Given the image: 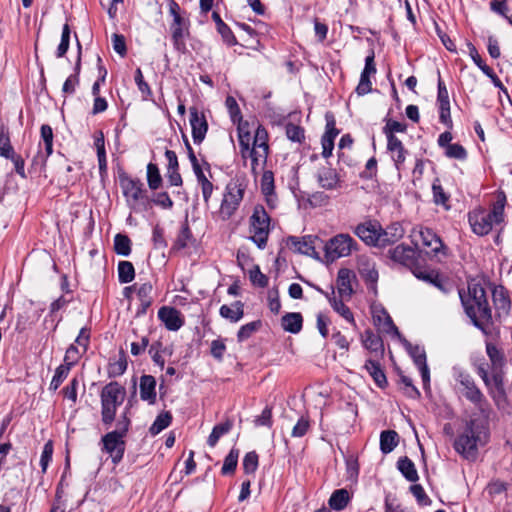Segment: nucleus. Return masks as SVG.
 Listing matches in <instances>:
<instances>
[{
  "label": "nucleus",
  "instance_id": "nucleus-54",
  "mask_svg": "<svg viewBox=\"0 0 512 512\" xmlns=\"http://www.w3.org/2000/svg\"><path fill=\"white\" fill-rule=\"evenodd\" d=\"M400 382L403 384L404 394L411 399H418L420 397L419 390L414 386L412 379L408 376L401 375Z\"/></svg>",
  "mask_w": 512,
  "mask_h": 512
},
{
  "label": "nucleus",
  "instance_id": "nucleus-20",
  "mask_svg": "<svg viewBox=\"0 0 512 512\" xmlns=\"http://www.w3.org/2000/svg\"><path fill=\"white\" fill-rule=\"evenodd\" d=\"M390 258L404 266L412 267L416 262V251L407 245L400 244L389 250Z\"/></svg>",
  "mask_w": 512,
  "mask_h": 512
},
{
  "label": "nucleus",
  "instance_id": "nucleus-6",
  "mask_svg": "<svg viewBox=\"0 0 512 512\" xmlns=\"http://www.w3.org/2000/svg\"><path fill=\"white\" fill-rule=\"evenodd\" d=\"M246 187L245 180L241 178L228 182L218 211L221 220H229L236 213L244 198Z\"/></svg>",
  "mask_w": 512,
  "mask_h": 512
},
{
  "label": "nucleus",
  "instance_id": "nucleus-33",
  "mask_svg": "<svg viewBox=\"0 0 512 512\" xmlns=\"http://www.w3.org/2000/svg\"><path fill=\"white\" fill-rule=\"evenodd\" d=\"M350 500L346 489L335 490L329 498V506L335 511H342L346 508Z\"/></svg>",
  "mask_w": 512,
  "mask_h": 512
},
{
  "label": "nucleus",
  "instance_id": "nucleus-5",
  "mask_svg": "<svg viewBox=\"0 0 512 512\" xmlns=\"http://www.w3.org/2000/svg\"><path fill=\"white\" fill-rule=\"evenodd\" d=\"M126 395L125 388L118 382L106 384L101 391V415L105 425H111L115 420L117 408L122 405Z\"/></svg>",
  "mask_w": 512,
  "mask_h": 512
},
{
  "label": "nucleus",
  "instance_id": "nucleus-13",
  "mask_svg": "<svg viewBox=\"0 0 512 512\" xmlns=\"http://www.w3.org/2000/svg\"><path fill=\"white\" fill-rule=\"evenodd\" d=\"M493 304L495 308L494 321L502 323L508 319L511 312V301L508 291L502 285L495 286L492 290Z\"/></svg>",
  "mask_w": 512,
  "mask_h": 512
},
{
  "label": "nucleus",
  "instance_id": "nucleus-12",
  "mask_svg": "<svg viewBox=\"0 0 512 512\" xmlns=\"http://www.w3.org/2000/svg\"><path fill=\"white\" fill-rule=\"evenodd\" d=\"M318 241H320L319 237L314 235H305L303 237L289 236L286 239V245L295 253L318 260L320 259L319 253L316 251V243Z\"/></svg>",
  "mask_w": 512,
  "mask_h": 512
},
{
  "label": "nucleus",
  "instance_id": "nucleus-50",
  "mask_svg": "<svg viewBox=\"0 0 512 512\" xmlns=\"http://www.w3.org/2000/svg\"><path fill=\"white\" fill-rule=\"evenodd\" d=\"M467 48H468L469 55L472 58L473 62L481 69V71L485 75H490L489 73H491V68L488 65H486L485 62L482 60L476 47L471 42H468Z\"/></svg>",
  "mask_w": 512,
  "mask_h": 512
},
{
  "label": "nucleus",
  "instance_id": "nucleus-51",
  "mask_svg": "<svg viewBox=\"0 0 512 512\" xmlns=\"http://www.w3.org/2000/svg\"><path fill=\"white\" fill-rule=\"evenodd\" d=\"M258 454L255 451L246 453L243 458V470L246 474L254 473L258 468Z\"/></svg>",
  "mask_w": 512,
  "mask_h": 512
},
{
  "label": "nucleus",
  "instance_id": "nucleus-21",
  "mask_svg": "<svg viewBox=\"0 0 512 512\" xmlns=\"http://www.w3.org/2000/svg\"><path fill=\"white\" fill-rule=\"evenodd\" d=\"M355 279L354 273L346 268H342L338 271L337 275V290L342 299H350L354 290L352 288V282Z\"/></svg>",
  "mask_w": 512,
  "mask_h": 512
},
{
  "label": "nucleus",
  "instance_id": "nucleus-45",
  "mask_svg": "<svg viewBox=\"0 0 512 512\" xmlns=\"http://www.w3.org/2000/svg\"><path fill=\"white\" fill-rule=\"evenodd\" d=\"M114 249L118 255L128 256L131 252V241L128 236L117 234L114 238Z\"/></svg>",
  "mask_w": 512,
  "mask_h": 512
},
{
  "label": "nucleus",
  "instance_id": "nucleus-9",
  "mask_svg": "<svg viewBox=\"0 0 512 512\" xmlns=\"http://www.w3.org/2000/svg\"><path fill=\"white\" fill-rule=\"evenodd\" d=\"M357 243L349 234H337L328 240L324 246L325 257L334 261L341 257H347L356 249Z\"/></svg>",
  "mask_w": 512,
  "mask_h": 512
},
{
  "label": "nucleus",
  "instance_id": "nucleus-47",
  "mask_svg": "<svg viewBox=\"0 0 512 512\" xmlns=\"http://www.w3.org/2000/svg\"><path fill=\"white\" fill-rule=\"evenodd\" d=\"M193 241V235L192 232L187 224L184 223L182 225V228L178 234V237L175 242V247L177 249H184L186 248L191 242Z\"/></svg>",
  "mask_w": 512,
  "mask_h": 512
},
{
  "label": "nucleus",
  "instance_id": "nucleus-64",
  "mask_svg": "<svg viewBox=\"0 0 512 512\" xmlns=\"http://www.w3.org/2000/svg\"><path fill=\"white\" fill-rule=\"evenodd\" d=\"M225 104L229 111L232 121L233 122L240 121L241 120V112H240V108H239L238 103L235 100V98L232 96H228L226 98Z\"/></svg>",
  "mask_w": 512,
  "mask_h": 512
},
{
  "label": "nucleus",
  "instance_id": "nucleus-41",
  "mask_svg": "<svg viewBox=\"0 0 512 512\" xmlns=\"http://www.w3.org/2000/svg\"><path fill=\"white\" fill-rule=\"evenodd\" d=\"M153 287L149 282L143 283L137 289V296L140 301V305L142 307V312H145L148 307H150L152 303V293Z\"/></svg>",
  "mask_w": 512,
  "mask_h": 512
},
{
  "label": "nucleus",
  "instance_id": "nucleus-22",
  "mask_svg": "<svg viewBox=\"0 0 512 512\" xmlns=\"http://www.w3.org/2000/svg\"><path fill=\"white\" fill-rule=\"evenodd\" d=\"M317 181L321 188L332 190L337 188L339 183V176L335 169L329 165H323L317 170Z\"/></svg>",
  "mask_w": 512,
  "mask_h": 512
},
{
  "label": "nucleus",
  "instance_id": "nucleus-14",
  "mask_svg": "<svg viewBox=\"0 0 512 512\" xmlns=\"http://www.w3.org/2000/svg\"><path fill=\"white\" fill-rule=\"evenodd\" d=\"M354 233L367 245L382 247L381 226L378 223H361L357 225Z\"/></svg>",
  "mask_w": 512,
  "mask_h": 512
},
{
  "label": "nucleus",
  "instance_id": "nucleus-36",
  "mask_svg": "<svg viewBox=\"0 0 512 512\" xmlns=\"http://www.w3.org/2000/svg\"><path fill=\"white\" fill-rule=\"evenodd\" d=\"M232 426L233 423L231 420H226L223 423L215 425L208 437L207 444L210 447H214L217 444L220 437L227 434L232 429Z\"/></svg>",
  "mask_w": 512,
  "mask_h": 512
},
{
  "label": "nucleus",
  "instance_id": "nucleus-24",
  "mask_svg": "<svg viewBox=\"0 0 512 512\" xmlns=\"http://www.w3.org/2000/svg\"><path fill=\"white\" fill-rule=\"evenodd\" d=\"M314 288L321 294L325 295V297L328 299L330 305L332 306V308L339 314L341 315L345 320H347L348 322H354V317H353V314L351 312V310L349 309L348 306H346L342 300H338L336 299V297L334 296V288L332 287V292L331 294H329L328 292H325L324 290H322L320 287L318 286H314Z\"/></svg>",
  "mask_w": 512,
  "mask_h": 512
},
{
  "label": "nucleus",
  "instance_id": "nucleus-49",
  "mask_svg": "<svg viewBox=\"0 0 512 512\" xmlns=\"http://www.w3.org/2000/svg\"><path fill=\"white\" fill-rule=\"evenodd\" d=\"M53 451H54L53 442L51 440H49L48 442H46L44 444V447H43V450L41 453V457H40L41 472L43 474L46 473L47 468H48L50 462L52 461Z\"/></svg>",
  "mask_w": 512,
  "mask_h": 512
},
{
  "label": "nucleus",
  "instance_id": "nucleus-42",
  "mask_svg": "<svg viewBox=\"0 0 512 512\" xmlns=\"http://www.w3.org/2000/svg\"><path fill=\"white\" fill-rule=\"evenodd\" d=\"M251 159V169L253 173H256L258 167H262L266 164L268 152L257 148H250L247 153V158Z\"/></svg>",
  "mask_w": 512,
  "mask_h": 512
},
{
  "label": "nucleus",
  "instance_id": "nucleus-37",
  "mask_svg": "<svg viewBox=\"0 0 512 512\" xmlns=\"http://www.w3.org/2000/svg\"><path fill=\"white\" fill-rule=\"evenodd\" d=\"M359 272L363 279L371 285V289L376 291V283L378 281L379 275L375 265L369 262L362 263L361 267L359 268Z\"/></svg>",
  "mask_w": 512,
  "mask_h": 512
},
{
  "label": "nucleus",
  "instance_id": "nucleus-16",
  "mask_svg": "<svg viewBox=\"0 0 512 512\" xmlns=\"http://www.w3.org/2000/svg\"><path fill=\"white\" fill-rule=\"evenodd\" d=\"M189 112L193 141L195 144H200L206 136L208 123L205 116L200 114L196 107H191Z\"/></svg>",
  "mask_w": 512,
  "mask_h": 512
},
{
  "label": "nucleus",
  "instance_id": "nucleus-26",
  "mask_svg": "<svg viewBox=\"0 0 512 512\" xmlns=\"http://www.w3.org/2000/svg\"><path fill=\"white\" fill-rule=\"evenodd\" d=\"M405 231L398 222L392 223L386 229L381 228L382 247L394 244L403 238Z\"/></svg>",
  "mask_w": 512,
  "mask_h": 512
},
{
  "label": "nucleus",
  "instance_id": "nucleus-10",
  "mask_svg": "<svg viewBox=\"0 0 512 512\" xmlns=\"http://www.w3.org/2000/svg\"><path fill=\"white\" fill-rule=\"evenodd\" d=\"M456 380L463 387L462 393L464 397L474 404L477 408L483 409L487 400L482 391L477 387L474 379L466 372H458Z\"/></svg>",
  "mask_w": 512,
  "mask_h": 512
},
{
  "label": "nucleus",
  "instance_id": "nucleus-43",
  "mask_svg": "<svg viewBox=\"0 0 512 512\" xmlns=\"http://www.w3.org/2000/svg\"><path fill=\"white\" fill-rule=\"evenodd\" d=\"M238 457L239 450L232 448L224 459L223 466L221 468V473L223 475H230L235 472L238 464Z\"/></svg>",
  "mask_w": 512,
  "mask_h": 512
},
{
  "label": "nucleus",
  "instance_id": "nucleus-53",
  "mask_svg": "<svg viewBox=\"0 0 512 512\" xmlns=\"http://www.w3.org/2000/svg\"><path fill=\"white\" fill-rule=\"evenodd\" d=\"M310 429V421L306 416H301L297 423L294 425L291 436L295 438H301L307 434Z\"/></svg>",
  "mask_w": 512,
  "mask_h": 512
},
{
  "label": "nucleus",
  "instance_id": "nucleus-63",
  "mask_svg": "<svg viewBox=\"0 0 512 512\" xmlns=\"http://www.w3.org/2000/svg\"><path fill=\"white\" fill-rule=\"evenodd\" d=\"M250 280L253 285L264 288L268 285V278L261 271L259 266H255L249 272Z\"/></svg>",
  "mask_w": 512,
  "mask_h": 512
},
{
  "label": "nucleus",
  "instance_id": "nucleus-46",
  "mask_svg": "<svg viewBox=\"0 0 512 512\" xmlns=\"http://www.w3.org/2000/svg\"><path fill=\"white\" fill-rule=\"evenodd\" d=\"M90 334L89 331L85 328H82L79 332L78 337L75 340L76 344H71L66 352H78V350L81 348L84 351L87 350L88 344H89Z\"/></svg>",
  "mask_w": 512,
  "mask_h": 512
},
{
  "label": "nucleus",
  "instance_id": "nucleus-39",
  "mask_svg": "<svg viewBox=\"0 0 512 512\" xmlns=\"http://www.w3.org/2000/svg\"><path fill=\"white\" fill-rule=\"evenodd\" d=\"M171 421L172 415L170 412L166 411L160 413L149 428L150 434L153 436L159 434L171 424Z\"/></svg>",
  "mask_w": 512,
  "mask_h": 512
},
{
  "label": "nucleus",
  "instance_id": "nucleus-35",
  "mask_svg": "<svg viewBox=\"0 0 512 512\" xmlns=\"http://www.w3.org/2000/svg\"><path fill=\"white\" fill-rule=\"evenodd\" d=\"M415 365L418 367L424 389H427L430 384V371L427 365L426 354H411Z\"/></svg>",
  "mask_w": 512,
  "mask_h": 512
},
{
  "label": "nucleus",
  "instance_id": "nucleus-29",
  "mask_svg": "<svg viewBox=\"0 0 512 512\" xmlns=\"http://www.w3.org/2000/svg\"><path fill=\"white\" fill-rule=\"evenodd\" d=\"M397 468L401 472V474L405 477L406 480H408L410 482L418 481L419 476H418V472L416 470L415 464L407 456L401 457L397 461Z\"/></svg>",
  "mask_w": 512,
  "mask_h": 512
},
{
  "label": "nucleus",
  "instance_id": "nucleus-3",
  "mask_svg": "<svg viewBox=\"0 0 512 512\" xmlns=\"http://www.w3.org/2000/svg\"><path fill=\"white\" fill-rule=\"evenodd\" d=\"M505 205L506 195L503 191H499L490 212L480 209L470 213L469 223L473 232L477 235L484 236L492 230L493 224H500L503 222Z\"/></svg>",
  "mask_w": 512,
  "mask_h": 512
},
{
  "label": "nucleus",
  "instance_id": "nucleus-62",
  "mask_svg": "<svg viewBox=\"0 0 512 512\" xmlns=\"http://www.w3.org/2000/svg\"><path fill=\"white\" fill-rule=\"evenodd\" d=\"M197 182L201 187L204 203L208 205L214 190V185L206 176L197 179Z\"/></svg>",
  "mask_w": 512,
  "mask_h": 512
},
{
  "label": "nucleus",
  "instance_id": "nucleus-31",
  "mask_svg": "<svg viewBox=\"0 0 512 512\" xmlns=\"http://www.w3.org/2000/svg\"><path fill=\"white\" fill-rule=\"evenodd\" d=\"M399 437L394 430H385L380 434V450L383 454L392 452L398 445Z\"/></svg>",
  "mask_w": 512,
  "mask_h": 512
},
{
  "label": "nucleus",
  "instance_id": "nucleus-2",
  "mask_svg": "<svg viewBox=\"0 0 512 512\" xmlns=\"http://www.w3.org/2000/svg\"><path fill=\"white\" fill-rule=\"evenodd\" d=\"M489 429L483 422L472 419L467 422L464 431L455 439L454 449L465 459L474 460L478 446L488 442Z\"/></svg>",
  "mask_w": 512,
  "mask_h": 512
},
{
  "label": "nucleus",
  "instance_id": "nucleus-52",
  "mask_svg": "<svg viewBox=\"0 0 512 512\" xmlns=\"http://www.w3.org/2000/svg\"><path fill=\"white\" fill-rule=\"evenodd\" d=\"M41 138L44 142L45 152L51 155L53 152V130L50 125L43 124L40 129Z\"/></svg>",
  "mask_w": 512,
  "mask_h": 512
},
{
  "label": "nucleus",
  "instance_id": "nucleus-1",
  "mask_svg": "<svg viewBox=\"0 0 512 512\" xmlns=\"http://www.w3.org/2000/svg\"><path fill=\"white\" fill-rule=\"evenodd\" d=\"M458 293L465 313L474 326L486 334L490 333L494 319L485 289L478 283H469L467 292L459 289Z\"/></svg>",
  "mask_w": 512,
  "mask_h": 512
},
{
  "label": "nucleus",
  "instance_id": "nucleus-18",
  "mask_svg": "<svg viewBox=\"0 0 512 512\" xmlns=\"http://www.w3.org/2000/svg\"><path fill=\"white\" fill-rule=\"evenodd\" d=\"M376 73V67L374 63V52L372 51L365 59V67L361 73L360 81L356 87V93L360 96L369 93L372 90V83L370 81V75Z\"/></svg>",
  "mask_w": 512,
  "mask_h": 512
},
{
  "label": "nucleus",
  "instance_id": "nucleus-48",
  "mask_svg": "<svg viewBox=\"0 0 512 512\" xmlns=\"http://www.w3.org/2000/svg\"><path fill=\"white\" fill-rule=\"evenodd\" d=\"M267 140H268L267 131L263 127L258 126V128L256 129V132H255L252 148H257V149L263 150L264 152H268L269 146H268Z\"/></svg>",
  "mask_w": 512,
  "mask_h": 512
},
{
  "label": "nucleus",
  "instance_id": "nucleus-38",
  "mask_svg": "<svg viewBox=\"0 0 512 512\" xmlns=\"http://www.w3.org/2000/svg\"><path fill=\"white\" fill-rule=\"evenodd\" d=\"M406 130L407 125L405 123L393 119H386V124L383 127V133L387 140L398 139L395 133H404Z\"/></svg>",
  "mask_w": 512,
  "mask_h": 512
},
{
  "label": "nucleus",
  "instance_id": "nucleus-4",
  "mask_svg": "<svg viewBox=\"0 0 512 512\" xmlns=\"http://www.w3.org/2000/svg\"><path fill=\"white\" fill-rule=\"evenodd\" d=\"M119 181L126 203L132 211L142 213L151 209V200L143 182L126 175L120 176Z\"/></svg>",
  "mask_w": 512,
  "mask_h": 512
},
{
  "label": "nucleus",
  "instance_id": "nucleus-34",
  "mask_svg": "<svg viewBox=\"0 0 512 512\" xmlns=\"http://www.w3.org/2000/svg\"><path fill=\"white\" fill-rule=\"evenodd\" d=\"M128 366L127 358L125 354H119L118 358L110 359L108 365V376L115 378L125 373Z\"/></svg>",
  "mask_w": 512,
  "mask_h": 512
},
{
  "label": "nucleus",
  "instance_id": "nucleus-56",
  "mask_svg": "<svg viewBox=\"0 0 512 512\" xmlns=\"http://www.w3.org/2000/svg\"><path fill=\"white\" fill-rule=\"evenodd\" d=\"M14 148L10 143V138L4 132L0 133V156L9 159L15 155Z\"/></svg>",
  "mask_w": 512,
  "mask_h": 512
},
{
  "label": "nucleus",
  "instance_id": "nucleus-30",
  "mask_svg": "<svg viewBox=\"0 0 512 512\" xmlns=\"http://www.w3.org/2000/svg\"><path fill=\"white\" fill-rule=\"evenodd\" d=\"M220 315L230 320L231 322H237L239 321L243 315V303L241 301H235L230 306L229 305H222L220 307Z\"/></svg>",
  "mask_w": 512,
  "mask_h": 512
},
{
  "label": "nucleus",
  "instance_id": "nucleus-15",
  "mask_svg": "<svg viewBox=\"0 0 512 512\" xmlns=\"http://www.w3.org/2000/svg\"><path fill=\"white\" fill-rule=\"evenodd\" d=\"M410 237L413 241H416L417 237H419L422 245L429 248L435 254L443 248L441 238L430 228L422 226L414 227L411 231Z\"/></svg>",
  "mask_w": 512,
  "mask_h": 512
},
{
  "label": "nucleus",
  "instance_id": "nucleus-25",
  "mask_svg": "<svg viewBox=\"0 0 512 512\" xmlns=\"http://www.w3.org/2000/svg\"><path fill=\"white\" fill-rule=\"evenodd\" d=\"M363 368L379 388L383 389L388 385L386 375L379 361L368 359Z\"/></svg>",
  "mask_w": 512,
  "mask_h": 512
},
{
  "label": "nucleus",
  "instance_id": "nucleus-23",
  "mask_svg": "<svg viewBox=\"0 0 512 512\" xmlns=\"http://www.w3.org/2000/svg\"><path fill=\"white\" fill-rule=\"evenodd\" d=\"M387 151L394 162L396 169L399 171L402 169L408 151L405 149L400 139L387 140Z\"/></svg>",
  "mask_w": 512,
  "mask_h": 512
},
{
  "label": "nucleus",
  "instance_id": "nucleus-40",
  "mask_svg": "<svg viewBox=\"0 0 512 512\" xmlns=\"http://www.w3.org/2000/svg\"><path fill=\"white\" fill-rule=\"evenodd\" d=\"M135 269L131 262L120 261L118 264V278L120 283H130L134 280Z\"/></svg>",
  "mask_w": 512,
  "mask_h": 512
},
{
  "label": "nucleus",
  "instance_id": "nucleus-7",
  "mask_svg": "<svg viewBox=\"0 0 512 512\" xmlns=\"http://www.w3.org/2000/svg\"><path fill=\"white\" fill-rule=\"evenodd\" d=\"M130 420L123 415V420L119 422L122 427L118 430L108 432L102 437L103 450L108 453L114 464L121 462L125 452L124 437L129 429Z\"/></svg>",
  "mask_w": 512,
  "mask_h": 512
},
{
  "label": "nucleus",
  "instance_id": "nucleus-28",
  "mask_svg": "<svg viewBox=\"0 0 512 512\" xmlns=\"http://www.w3.org/2000/svg\"><path fill=\"white\" fill-rule=\"evenodd\" d=\"M500 360H496L494 363V369H493V376L490 377L491 379V388L488 389L490 394L495 397L494 390L497 392V394L500 397H503L505 395V389H504V372L503 370H499Z\"/></svg>",
  "mask_w": 512,
  "mask_h": 512
},
{
  "label": "nucleus",
  "instance_id": "nucleus-57",
  "mask_svg": "<svg viewBox=\"0 0 512 512\" xmlns=\"http://www.w3.org/2000/svg\"><path fill=\"white\" fill-rule=\"evenodd\" d=\"M445 155L448 158L465 160L467 158V151L462 145H460L458 143H454V144L449 145L445 149Z\"/></svg>",
  "mask_w": 512,
  "mask_h": 512
},
{
  "label": "nucleus",
  "instance_id": "nucleus-32",
  "mask_svg": "<svg viewBox=\"0 0 512 512\" xmlns=\"http://www.w3.org/2000/svg\"><path fill=\"white\" fill-rule=\"evenodd\" d=\"M282 327L290 333H298L302 328L303 318L298 312L287 313L282 317Z\"/></svg>",
  "mask_w": 512,
  "mask_h": 512
},
{
  "label": "nucleus",
  "instance_id": "nucleus-27",
  "mask_svg": "<svg viewBox=\"0 0 512 512\" xmlns=\"http://www.w3.org/2000/svg\"><path fill=\"white\" fill-rule=\"evenodd\" d=\"M156 380L151 375H143L140 379V397L142 400L154 403L156 400Z\"/></svg>",
  "mask_w": 512,
  "mask_h": 512
},
{
  "label": "nucleus",
  "instance_id": "nucleus-59",
  "mask_svg": "<svg viewBox=\"0 0 512 512\" xmlns=\"http://www.w3.org/2000/svg\"><path fill=\"white\" fill-rule=\"evenodd\" d=\"M70 33L69 25L65 24L62 29L61 41L57 48V57L59 58L63 57L69 48Z\"/></svg>",
  "mask_w": 512,
  "mask_h": 512
},
{
  "label": "nucleus",
  "instance_id": "nucleus-44",
  "mask_svg": "<svg viewBox=\"0 0 512 512\" xmlns=\"http://www.w3.org/2000/svg\"><path fill=\"white\" fill-rule=\"evenodd\" d=\"M147 182L148 186L152 190H156L161 186L162 177L160 175L158 166L154 163L147 165Z\"/></svg>",
  "mask_w": 512,
  "mask_h": 512
},
{
  "label": "nucleus",
  "instance_id": "nucleus-8",
  "mask_svg": "<svg viewBox=\"0 0 512 512\" xmlns=\"http://www.w3.org/2000/svg\"><path fill=\"white\" fill-rule=\"evenodd\" d=\"M270 232V216L262 205L254 207L250 217V239L260 248L266 247Z\"/></svg>",
  "mask_w": 512,
  "mask_h": 512
},
{
  "label": "nucleus",
  "instance_id": "nucleus-60",
  "mask_svg": "<svg viewBox=\"0 0 512 512\" xmlns=\"http://www.w3.org/2000/svg\"><path fill=\"white\" fill-rule=\"evenodd\" d=\"M261 326V321H253L243 325L238 331V339L239 341H244L248 339L254 332H256Z\"/></svg>",
  "mask_w": 512,
  "mask_h": 512
},
{
  "label": "nucleus",
  "instance_id": "nucleus-61",
  "mask_svg": "<svg viewBox=\"0 0 512 512\" xmlns=\"http://www.w3.org/2000/svg\"><path fill=\"white\" fill-rule=\"evenodd\" d=\"M261 190L265 196H270L274 192V176L271 171H265L261 178Z\"/></svg>",
  "mask_w": 512,
  "mask_h": 512
},
{
  "label": "nucleus",
  "instance_id": "nucleus-11",
  "mask_svg": "<svg viewBox=\"0 0 512 512\" xmlns=\"http://www.w3.org/2000/svg\"><path fill=\"white\" fill-rule=\"evenodd\" d=\"M496 360H500L499 370H503L505 365L504 354H487V358H475L473 365L479 377L484 382L487 389L491 388V379L493 376L494 363Z\"/></svg>",
  "mask_w": 512,
  "mask_h": 512
},
{
  "label": "nucleus",
  "instance_id": "nucleus-58",
  "mask_svg": "<svg viewBox=\"0 0 512 512\" xmlns=\"http://www.w3.org/2000/svg\"><path fill=\"white\" fill-rule=\"evenodd\" d=\"M366 349L370 350V352H377L379 349L383 351L382 342L378 335L367 331L365 333V338L363 340Z\"/></svg>",
  "mask_w": 512,
  "mask_h": 512
},
{
  "label": "nucleus",
  "instance_id": "nucleus-55",
  "mask_svg": "<svg viewBox=\"0 0 512 512\" xmlns=\"http://www.w3.org/2000/svg\"><path fill=\"white\" fill-rule=\"evenodd\" d=\"M285 130L287 138L291 141L301 143L305 138L304 129L298 125L288 123Z\"/></svg>",
  "mask_w": 512,
  "mask_h": 512
},
{
  "label": "nucleus",
  "instance_id": "nucleus-19",
  "mask_svg": "<svg viewBox=\"0 0 512 512\" xmlns=\"http://www.w3.org/2000/svg\"><path fill=\"white\" fill-rule=\"evenodd\" d=\"M185 31L188 33L187 22L183 17H176L171 24L173 46L180 53L186 52Z\"/></svg>",
  "mask_w": 512,
  "mask_h": 512
},
{
  "label": "nucleus",
  "instance_id": "nucleus-17",
  "mask_svg": "<svg viewBox=\"0 0 512 512\" xmlns=\"http://www.w3.org/2000/svg\"><path fill=\"white\" fill-rule=\"evenodd\" d=\"M158 318L170 331H177L184 324V319L182 318L180 311L171 306L161 307L158 311Z\"/></svg>",
  "mask_w": 512,
  "mask_h": 512
}]
</instances>
